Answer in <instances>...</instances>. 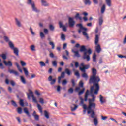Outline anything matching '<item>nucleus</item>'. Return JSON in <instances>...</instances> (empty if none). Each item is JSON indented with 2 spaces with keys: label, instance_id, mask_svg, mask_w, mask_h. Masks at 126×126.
Instances as JSON below:
<instances>
[{
  "label": "nucleus",
  "instance_id": "13",
  "mask_svg": "<svg viewBox=\"0 0 126 126\" xmlns=\"http://www.w3.org/2000/svg\"><path fill=\"white\" fill-rule=\"evenodd\" d=\"M64 72H62L61 73V76L58 77V83H61V80L62 78H64V74H65Z\"/></svg>",
  "mask_w": 126,
  "mask_h": 126
},
{
  "label": "nucleus",
  "instance_id": "7",
  "mask_svg": "<svg viewBox=\"0 0 126 126\" xmlns=\"http://www.w3.org/2000/svg\"><path fill=\"white\" fill-rule=\"evenodd\" d=\"M30 95L32 98L33 102H34V103H36V104H38V101H37V99H36V97L34 96V94H33V92H32V91L31 90H29V93L27 94L28 99H29V100H30Z\"/></svg>",
  "mask_w": 126,
  "mask_h": 126
},
{
  "label": "nucleus",
  "instance_id": "47",
  "mask_svg": "<svg viewBox=\"0 0 126 126\" xmlns=\"http://www.w3.org/2000/svg\"><path fill=\"white\" fill-rule=\"evenodd\" d=\"M19 104L21 107H24V103L23 102V100L21 99L20 100V102Z\"/></svg>",
  "mask_w": 126,
  "mask_h": 126
},
{
  "label": "nucleus",
  "instance_id": "4",
  "mask_svg": "<svg viewBox=\"0 0 126 126\" xmlns=\"http://www.w3.org/2000/svg\"><path fill=\"white\" fill-rule=\"evenodd\" d=\"M27 4H29V5H31L32 11L36 12V13L40 12V10L37 8V7H36V4H35V2H34L33 0H27Z\"/></svg>",
  "mask_w": 126,
  "mask_h": 126
},
{
  "label": "nucleus",
  "instance_id": "63",
  "mask_svg": "<svg viewBox=\"0 0 126 126\" xmlns=\"http://www.w3.org/2000/svg\"><path fill=\"white\" fill-rule=\"evenodd\" d=\"M44 32L45 34H48V33H49V31L47 29H44Z\"/></svg>",
  "mask_w": 126,
  "mask_h": 126
},
{
  "label": "nucleus",
  "instance_id": "50",
  "mask_svg": "<svg viewBox=\"0 0 126 126\" xmlns=\"http://www.w3.org/2000/svg\"><path fill=\"white\" fill-rule=\"evenodd\" d=\"M79 69H80V70H81V71H82V72H85V71H86V70H85L86 69L84 67H80Z\"/></svg>",
  "mask_w": 126,
  "mask_h": 126
},
{
  "label": "nucleus",
  "instance_id": "9",
  "mask_svg": "<svg viewBox=\"0 0 126 126\" xmlns=\"http://www.w3.org/2000/svg\"><path fill=\"white\" fill-rule=\"evenodd\" d=\"M68 22L69 27H73V26H74L75 22L74 21V20H73V18L69 17Z\"/></svg>",
  "mask_w": 126,
  "mask_h": 126
},
{
  "label": "nucleus",
  "instance_id": "52",
  "mask_svg": "<svg viewBox=\"0 0 126 126\" xmlns=\"http://www.w3.org/2000/svg\"><path fill=\"white\" fill-rule=\"evenodd\" d=\"M49 28L51 31H54V30H55V27L52 25H49Z\"/></svg>",
  "mask_w": 126,
  "mask_h": 126
},
{
  "label": "nucleus",
  "instance_id": "11",
  "mask_svg": "<svg viewBox=\"0 0 126 126\" xmlns=\"http://www.w3.org/2000/svg\"><path fill=\"white\" fill-rule=\"evenodd\" d=\"M8 71L11 74H14L15 76H19V73H18V72H17V71H15L14 70H8Z\"/></svg>",
  "mask_w": 126,
  "mask_h": 126
},
{
  "label": "nucleus",
  "instance_id": "17",
  "mask_svg": "<svg viewBox=\"0 0 126 126\" xmlns=\"http://www.w3.org/2000/svg\"><path fill=\"white\" fill-rule=\"evenodd\" d=\"M59 26L60 28H63V31H66V27H65V26L63 25V23H62V22H59Z\"/></svg>",
  "mask_w": 126,
  "mask_h": 126
},
{
  "label": "nucleus",
  "instance_id": "55",
  "mask_svg": "<svg viewBox=\"0 0 126 126\" xmlns=\"http://www.w3.org/2000/svg\"><path fill=\"white\" fill-rule=\"evenodd\" d=\"M68 92H69L70 94L73 93V88H70L68 90Z\"/></svg>",
  "mask_w": 126,
  "mask_h": 126
},
{
  "label": "nucleus",
  "instance_id": "30",
  "mask_svg": "<svg viewBox=\"0 0 126 126\" xmlns=\"http://www.w3.org/2000/svg\"><path fill=\"white\" fill-rule=\"evenodd\" d=\"M105 1L107 4V5H108V6H109V7H111V6H112V1L111 0H105Z\"/></svg>",
  "mask_w": 126,
  "mask_h": 126
},
{
  "label": "nucleus",
  "instance_id": "21",
  "mask_svg": "<svg viewBox=\"0 0 126 126\" xmlns=\"http://www.w3.org/2000/svg\"><path fill=\"white\" fill-rule=\"evenodd\" d=\"M105 11H106V5L104 4L101 7V13H102V14H104Z\"/></svg>",
  "mask_w": 126,
  "mask_h": 126
},
{
  "label": "nucleus",
  "instance_id": "15",
  "mask_svg": "<svg viewBox=\"0 0 126 126\" xmlns=\"http://www.w3.org/2000/svg\"><path fill=\"white\" fill-rule=\"evenodd\" d=\"M3 63H4V64L6 65V66H12V63L10 61H9L7 62L5 61H4Z\"/></svg>",
  "mask_w": 126,
  "mask_h": 126
},
{
  "label": "nucleus",
  "instance_id": "27",
  "mask_svg": "<svg viewBox=\"0 0 126 126\" xmlns=\"http://www.w3.org/2000/svg\"><path fill=\"white\" fill-rule=\"evenodd\" d=\"M75 18L77 20L79 19V20H81L82 19V17L80 16L79 15V13H77L76 15L75 16Z\"/></svg>",
  "mask_w": 126,
  "mask_h": 126
},
{
  "label": "nucleus",
  "instance_id": "46",
  "mask_svg": "<svg viewBox=\"0 0 126 126\" xmlns=\"http://www.w3.org/2000/svg\"><path fill=\"white\" fill-rule=\"evenodd\" d=\"M84 90H85V89L84 88L82 89V90L79 92L78 95L80 96V95H82V94H83V93L84 92Z\"/></svg>",
  "mask_w": 126,
  "mask_h": 126
},
{
  "label": "nucleus",
  "instance_id": "38",
  "mask_svg": "<svg viewBox=\"0 0 126 126\" xmlns=\"http://www.w3.org/2000/svg\"><path fill=\"white\" fill-rule=\"evenodd\" d=\"M96 57V54L94 53L93 56V62H96L97 61Z\"/></svg>",
  "mask_w": 126,
  "mask_h": 126
},
{
  "label": "nucleus",
  "instance_id": "64",
  "mask_svg": "<svg viewBox=\"0 0 126 126\" xmlns=\"http://www.w3.org/2000/svg\"><path fill=\"white\" fill-rule=\"evenodd\" d=\"M78 65H79L78 62H75V66L76 68H77V67H78Z\"/></svg>",
  "mask_w": 126,
  "mask_h": 126
},
{
  "label": "nucleus",
  "instance_id": "62",
  "mask_svg": "<svg viewBox=\"0 0 126 126\" xmlns=\"http://www.w3.org/2000/svg\"><path fill=\"white\" fill-rule=\"evenodd\" d=\"M72 86L74 87L75 86V83L74 82V79L71 80Z\"/></svg>",
  "mask_w": 126,
  "mask_h": 126
},
{
  "label": "nucleus",
  "instance_id": "57",
  "mask_svg": "<svg viewBox=\"0 0 126 126\" xmlns=\"http://www.w3.org/2000/svg\"><path fill=\"white\" fill-rule=\"evenodd\" d=\"M1 56L3 60H5L6 59V55L4 54H2Z\"/></svg>",
  "mask_w": 126,
  "mask_h": 126
},
{
  "label": "nucleus",
  "instance_id": "23",
  "mask_svg": "<svg viewBox=\"0 0 126 126\" xmlns=\"http://www.w3.org/2000/svg\"><path fill=\"white\" fill-rule=\"evenodd\" d=\"M23 69L26 76H28V75H29V72H28V70H27V68L24 67L23 68Z\"/></svg>",
  "mask_w": 126,
  "mask_h": 126
},
{
  "label": "nucleus",
  "instance_id": "45",
  "mask_svg": "<svg viewBox=\"0 0 126 126\" xmlns=\"http://www.w3.org/2000/svg\"><path fill=\"white\" fill-rule=\"evenodd\" d=\"M30 31L31 32L32 35H33V36H34L35 32H34L33 31V29H32V28H31V27L30 28Z\"/></svg>",
  "mask_w": 126,
  "mask_h": 126
},
{
  "label": "nucleus",
  "instance_id": "43",
  "mask_svg": "<svg viewBox=\"0 0 126 126\" xmlns=\"http://www.w3.org/2000/svg\"><path fill=\"white\" fill-rule=\"evenodd\" d=\"M86 52H87V53H88V55H87V56H89V55H91V54H92V51L91 50V49L90 48H89L88 51H86Z\"/></svg>",
  "mask_w": 126,
  "mask_h": 126
},
{
  "label": "nucleus",
  "instance_id": "8",
  "mask_svg": "<svg viewBox=\"0 0 126 126\" xmlns=\"http://www.w3.org/2000/svg\"><path fill=\"white\" fill-rule=\"evenodd\" d=\"M48 81L50 82V84L51 85H54V84L56 83V81H57V79H53V76H49L48 77Z\"/></svg>",
  "mask_w": 126,
  "mask_h": 126
},
{
  "label": "nucleus",
  "instance_id": "1",
  "mask_svg": "<svg viewBox=\"0 0 126 126\" xmlns=\"http://www.w3.org/2000/svg\"><path fill=\"white\" fill-rule=\"evenodd\" d=\"M92 75L90 76L89 80V83L93 85L91 87L90 91L91 93H94V94H98V92L100 90V86L99 82L101 81V79L99 76H97V70L95 68H92Z\"/></svg>",
  "mask_w": 126,
  "mask_h": 126
},
{
  "label": "nucleus",
  "instance_id": "41",
  "mask_svg": "<svg viewBox=\"0 0 126 126\" xmlns=\"http://www.w3.org/2000/svg\"><path fill=\"white\" fill-rule=\"evenodd\" d=\"M49 45H50V46H52V49H55V43H54V42L52 41L49 42Z\"/></svg>",
  "mask_w": 126,
  "mask_h": 126
},
{
  "label": "nucleus",
  "instance_id": "29",
  "mask_svg": "<svg viewBox=\"0 0 126 126\" xmlns=\"http://www.w3.org/2000/svg\"><path fill=\"white\" fill-rule=\"evenodd\" d=\"M91 117L92 118V119H95L96 118V117H95V112H94V111L93 110H91Z\"/></svg>",
  "mask_w": 126,
  "mask_h": 126
},
{
  "label": "nucleus",
  "instance_id": "31",
  "mask_svg": "<svg viewBox=\"0 0 126 126\" xmlns=\"http://www.w3.org/2000/svg\"><path fill=\"white\" fill-rule=\"evenodd\" d=\"M24 112L28 117H30V114H29V111H28V109L27 108H24Z\"/></svg>",
  "mask_w": 126,
  "mask_h": 126
},
{
  "label": "nucleus",
  "instance_id": "26",
  "mask_svg": "<svg viewBox=\"0 0 126 126\" xmlns=\"http://www.w3.org/2000/svg\"><path fill=\"white\" fill-rule=\"evenodd\" d=\"M20 77L21 82L23 83V84H26V81L25 80V78H24L23 76H20Z\"/></svg>",
  "mask_w": 126,
  "mask_h": 126
},
{
  "label": "nucleus",
  "instance_id": "16",
  "mask_svg": "<svg viewBox=\"0 0 126 126\" xmlns=\"http://www.w3.org/2000/svg\"><path fill=\"white\" fill-rule=\"evenodd\" d=\"M41 4L43 6H49L50 4L46 0H41Z\"/></svg>",
  "mask_w": 126,
  "mask_h": 126
},
{
  "label": "nucleus",
  "instance_id": "18",
  "mask_svg": "<svg viewBox=\"0 0 126 126\" xmlns=\"http://www.w3.org/2000/svg\"><path fill=\"white\" fill-rule=\"evenodd\" d=\"M89 95V90H87L85 94V99H84L85 102H86L87 101V99H88Z\"/></svg>",
  "mask_w": 126,
  "mask_h": 126
},
{
  "label": "nucleus",
  "instance_id": "54",
  "mask_svg": "<svg viewBox=\"0 0 126 126\" xmlns=\"http://www.w3.org/2000/svg\"><path fill=\"white\" fill-rule=\"evenodd\" d=\"M39 102L41 104H44L45 102H44V99L43 98H39Z\"/></svg>",
  "mask_w": 126,
  "mask_h": 126
},
{
  "label": "nucleus",
  "instance_id": "36",
  "mask_svg": "<svg viewBox=\"0 0 126 126\" xmlns=\"http://www.w3.org/2000/svg\"><path fill=\"white\" fill-rule=\"evenodd\" d=\"M30 49L31 50V51H32V52H35V51H36V49L35 48V45H32L30 46Z\"/></svg>",
  "mask_w": 126,
  "mask_h": 126
},
{
  "label": "nucleus",
  "instance_id": "42",
  "mask_svg": "<svg viewBox=\"0 0 126 126\" xmlns=\"http://www.w3.org/2000/svg\"><path fill=\"white\" fill-rule=\"evenodd\" d=\"M52 65H53V66H55V67H57V66L58 65V64L57 63V61H52Z\"/></svg>",
  "mask_w": 126,
  "mask_h": 126
},
{
  "label": "nucleus",
  "instance_id": "5",
  "mask_svg": "<svg viewBox=\"0 0 126 126\" xmlns=\"http://www.w3.org/2000/svg\"><path fill=\"white\" fill-rule=\"evenodd\" d=\"M80 52H84V55L83 58L84 60H86L87 62H89L90 61V56L89 55H87V52H86V48L84 45H83L81 47L80 49Z\"/></svg>",
  "mask_w": 126,
  "mask_h": 126
},
{
  "label": "nucleus",
  "instance_id": "60",
  "mask_svg": "<svg viewBox=\"0 0 126 126\" xmlns=\"http://www.w3.org/2000/svg\"><path fill=\"white\" fill-rule=\"evenodd\" d=\"M10 83L12 85V86H14V85H15V83L13 80H11L10 81Z\"/></svg>",
  "mask_w": 126,
  "mask_h": 126
},
{
  "label": "nucleus",
  "instance_id": "20",
  "mask_svg": "<svg viewBox=\"0 0 126 126\" xmlns=\"http://www.w3.org/2000/svg\"><path fill=\"white\" fill-rule=\"evenodd\" d=\"M91 0H84V3L86 5H91Z\"/></svg>",
  "mask_w": 126,
  "mask_h": 126
},
{
  "label": "nucleus",
  "instance_id": "28",
  "mask_svg": "<svg viewBox=\"0 0 126 126\" xmlns=\"http://www.w3.org/2000/svg\"><path fill=\"white\" fill-rule=\"evenodd\" d=\"M82 77H83V78H85V80H87V79H88V75L86 73H84L82 74Z\"/></svg>",
  "mask_w": 126,
  "mask_h": 126
},
{
  "label": "nucleus",
  "instance_id": "44",
  "mask_svg": "<svg viewBox=\"0 0 126 126\" xmlns=\"http://www.w3.org/2000/svg\"><path fill=\"white\" fill-rule=\"evenodd\" d=\"M18 114H21L22 113V109L21 107L17 108Z\"/></svg>",
  "mask_w": 126,
  "mask_h": 126
},
{
  "label": "nucleus",
  "instance_id": "6",
  "mask_svg": "<svg viewBox=\"0 0 126 126\" xmlns=\"http://www.w3.org/2000/svg\"><path fill=\"white\" fill-rule=\"evenodd\" d=\"M99 42V35H95V44L97 46L95 47V50L97 52V53H100L101 51L102 50V49L101 48V46L98 44V43Z\"/></svg>",
  "mask_w": 126,
  "mask_h": 126
},
{
  "label": "nucleus",
  "instance_id": "2",
  "mask_svg": "<svg viewBox=\"0 0 126 126\" xmlns=\"http://www.w3.org/2000/svg\"><path fill=\"white\" fill-rule=\"evenodd\" d=\"M3 38L5 42L8 43L9 47L11 50L13 51L14 55H15V56H17V57H18V56H19V49H18V48L14 47V44H13V42L9 40V38H8V37L4 36Z\"/></svg>",
  "mask_w": 126,
  "mask_h": 126
},
{
  "label": "nucleus",
  "instance_id": "14",
  "mask_svg": "<svg viewBox=\"0 0 126 126\" xmlns=\"http://www.w3.org/2000/svg\"><path fill=\"white\" fill-rule=\"evenodd\" d=\"M72 52L74 53V57H76L77 58L80 57V54H79V53H78V51H75L74 49L72 50Z\"/></svg>",
  "mask_w": 126,
  "mask_h": 126
},
{
  "label": "nucleus",
  "instance_id": "3",
  "mask_svg": "<svg viewBox=\"0 0 126 126\" xmlns=\"http://www.w3.org/2000/svg\"><path fill=\"white\" fill-rule=\"evenodd\" d=\"M77 27H79V29L78 30V33L80 34L81 32L84 37H86V39H89L88 34L86 33L87 31V28L83 27L82 24H78L76 25Z\"/></svg>",
  "mask_w": 126,
  "mask_h": 126
},
{
  "label": "nucleus",
  "instance_id": "22",
  "mask_svg": "<svg viewBox=\"0 0 126 126\" xmlns=\"http://www.w3.org/2000/svg\"><path fill=\"white\" fill-rule=\"evenodd\" d=\"M64 72H65V73H66V74H67V75H68V76H69V75H70V74H71V71L68 68H65Z\"/></svg>",
  "mask_w": 126,
  "mask_h": 126
},
{
  "label": "nucleus",
  "instance_id": "37",
  "mask_svg": "<svg viewBox=\"0 0 126 126\" xmlns=\"http://www.w3.org/2000/svg\"><path fill=\"white\" fill-rule=\"evenodd\" d=\"M79 99L80 100V102L79 105H84V100L83 99V98H82V97H80Z\"/></svg>",
  "mask_w": 126,
  "mask_h": 126
},
{
  "label": "nucleus",
  "instance_id": "32",
  "mask_svg": "<svg viewBox=\"0 0 126 126\" xmlns=\"http://www.w3.org/2000/svg\"><path fill=\"white\" fill-rule=\"evenodd\" d=\"M37 108L40 112V113H41L42 114V113H43V109H42V107L41 106V105L39 104H37Z\"/></svg>",
  "mask_w": 126,
  "mask_h": 126
},
{
  "label": "nucleus",
  "instance_id": "39",
  "mask_svg": "<svg viewBox=\"0 0 126 126\" xmlns=\"http://www.w3.org/2000/svg\"><path fill=\"white\" fill-rule=\"evenodd\" d=\"M39 64H40V66L43 67V66H46V64L45 63V62L43 61H40L39 62Z\"/></svg>",
  "mask_w": 126,
  "mask_h": 126
},
{
  "label": "nucleus",
  "instance_id": "48",
  "mask_svg": "<svg viewBox=\"0 0 126 126\" xmlns=\"http://www.w3.org/2000/svg\"><path fill=\"white\" fill-rule=\"evenodd\" d=\"M61 39L62 41H65V35H64V34H61Z\"/></svg>",
  "mask_w": 126,
  "mask_h": 126
},
{
  "label": "nucleus",
  "instance_id": "56",
  "mask_svg": "<svg viewBox=\"0 0 126 126\" xmlns=\"http://www.w3.org/2000/svg\"><path fill=\"white\" fill-rule=\"evenodd\" d=\"M101 119L103 120V121H106V120L108 119V117L101 115Z\"/></svg>",
  "mask_w": 126,
  "mask_h": 126
},
{
  "label": "nucleus",
  "instance_id": "19",
  "mask_svg": "<svg viewBox=\"0 0 126 126\" xmlns=\"http://www.w3.org/2000/svg\"><path fill=\"white\" fill-rule=\"evenodd\" d=\"M103 22H104V19L103 18V17H100L98 19L99 25L101 26V25L103 24Z\"/></svg>",
  "mask_w": 126,
  "mask_h": 126
},
{
  "label": "nucleus",
  "instance_id": "24",
  "mask_svg": "<svg viewBox=\"0 0 126 126\" xmlns=\"http://www.w3.org/2000/svg\"><path fill=\"white\" fill-rule=\"evenodd\" d=\"M89 105L91 106L92 108H93V109H95L96 108V103L91 102L90 101L89 102Z\"/></svg>",
  "mask_w": 126,
  "mask_h": 126
},
{
  "label": "nucleus",
  "instance_id": "49",
  "mask_svg": "<svg viewBox=\"0 0 126 126\" xmlns=\"http://www.w3.org/2000/svg\"><path fill=\"white\" fill-rule=\"evenodd\" d=\"M67 84V81L66 79H64L62 81V85H66Z\"/></svg>",
  "mask_w": 126,
  "mask_h": 126
},
{
  "label": "nucleus",
  "instance_id": "61",
  "mask_svg": "<svg viewBox=\"0 0 126 126\" xmlns=\"http://www.w3.org/2000/svg\"><path fill=\"white\" fill-rule=\"evenodd\" d=\"M75 75L76 76H77V77H79V76H80V75L79 74V72H78V71L75 72Z\"/></svg>",
  "mask_w": 126,
  "mask_h": 126
},
{
  "label": "nucleus",
  "instance_id": "51",
  "mask_svg": "<svg viewBox=\"0 0 126 126\" xmlns=\"http://www.w3.org/2000/svg\"><path fill=\"white\" fill-rule=\"evenodd\" d=\"M20 63L22 66H25L26 65V63H25V62H24V61H21Z\"/></svg>",
  "mask_w": 126,
  "mask_h": 126
},
{
  "label": "nucleus",
  "instance_id": "33",
  "mask_svg": "<svg viewBox=\"0 0 126 126\" xmlns=\"http://www.w3.org/2000/svg\"><path fill=\"white\" fill-rule=\"evenodd\" d=\"M44 116L46 119H49L50 118V116H49V112L46 110L44 111Z\"/></svg>",
  "mask_w": 126,
  "mask_h": 126
},
{
  "label": "nucleus",
  "instance_id": "35",
  "mask_svg": "<svg viewBox=\"0 0 126 126\" xmlns=\"http://www.w3.org/2000/svg\"><path fill=\"white\" fill-rule=\"evenodd\" d=\"M92 109V107H91V105H90L89 104V106L87 108V110H88V114H90V113H91V111H92V110L91 109Z\"/></svg>",
  "mask_w": 126,
  "mask_h": 126
},
{
  "label": "nucleus",
  "instance_id": "10",
  "mask_svg": "<svg viewBox=\"0 0 126 126\" xmlns=\"http://www.w3.org/2000/svg\"><path fill=\"white\" fill-rule=\"evenodd\" d=\"M15 24L18 27H22V24L21 23V21L20 20L15 18Z\"/></svg>",
  "mask_w": 126,
  "mask_h": 126
},
{
  "label": "nucleus",
  "instance_id": "40",
  "mask_svg": "<svg viewBox=\"0 0 126 126\" xmlns=\"http://www.w3.org/2000/svg\"><path fill=\"white\" fill-rule=\"evenodd\" d=\"M94 124L95 126L98 125V120L97 119V118H94Z\"/></svg>",
  "mask_w": 126,
  "mask_h": 126
},
{
  "label": "nucleus",
  "instance_id": "12",
  "mask_svg": "<svg viewBox=\"0 0 126 126\" xmlns=\"http://www.w3.org/2000/svg\"><path fill=\"white\" fill-rule=\"evenodd\" d=\"M99 101L101 104H104V103H106V98L100 94L99 95Z\"/></svg>",
  "mask_w": 126,
  "mask_h": 126
},
{
  "label": "nucleus",
  "instance_id": "53",
  "mask_svg": "<svg viewBox=\"0 0 126 126\" xmlns=\"http://www.w3.org/2000/svg\"><path fill=\"white\" fill-rule=\"evenodd\" d=\"M11 104L14 107H17V104H16V103L14 101L12 100Z\"/></svg>",
  "mask_w": 126,
  "mask_h": 126
},
{
  "label": "nucleus",
  "instance_id": "58",
  "mask_svg": "<svg viewBox=\"0 0 126 126\" xmlns=\"http://www.w3.org/2000/svg\"><path fill=\"white\" fill-rule=\"evenodd\" d=\"M40 37L41 39H43V38H45V34L44 33L40 32Z\"/></svg>",
  "mask_w": 126,
  "mask_h": 126
},
{
  "label": "nucleus",
  "instance_id": "34",
  "mask_svg": "<svg viewBox=\"0 0 126 126\" xmlns=\"http://www.w3.org/2000/svg\"><path fill=\"white\" fill-rule=\"evenodd\" d=\"M74 107L73 108L72 107H71V110L72 112H74V111H75L77 108H78V105H76L75 104H74Z\"/></svg>",
  "mask_w": 126,
  "mask_h": 126
},
{
  "label": "nucleus",
  "instance_id": "25",
  "mask_svg": "<svg viewBox=\"0 0 126 126\" xmlns=\"http://www.w3.org/2000/svg\"><path fill=\"white\" fill-rule=\"evenodd\" d=\"M91 96L92 97V99H89V102H94L95 101V99H96V97H95V95H94V94H91Z\"/></svg>",
  "mask_w": 126,
  "mask_h": 126
},
{
  "label": "nucleus",
  "instance_id": "59",
  "mask_svg": "<svg viewBox=\"0 0 126 126\" xmlns=\"http://www.w3.org/2000/svg\"><path fill=\"white\" fill-rule=\"evenodd\" d=\"M33 117H34L35 121H39V115H35Z\"/></svg>",
  "mask_w": 126,
  "mask_h": 126
}]
</instances>
